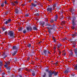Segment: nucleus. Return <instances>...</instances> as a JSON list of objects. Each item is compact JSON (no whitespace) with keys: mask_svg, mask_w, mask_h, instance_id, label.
<instances>
[{"mask_svg":"<svg viewBox=\"0 0 77 77\" xmlns=\"http://www.w3.org/2000/svg\"><path fill=\"white\" fill-rule=\"evenodd\" d=\"M52 8H48L47 9V11H52Z\"/></svg>","mask_w":77,"mask_h":77,"instance_id":"nucleus-10","label":"nucleus"},{"mask_svg":"<svg viewBox=\"0 0 77 77\" xmlns=\"http://www.w3.org/2000/svg\"><path fill=\"white\" fill-rule=\"evenodd\" d=\"M7 72L8 73H10L11 72V67H8L7 68Z\"/></svg>","mask_w":77,"mask_h":77,"instance_id":"nucleus-6","label":"nucleus"},{"mask_svg":"<svg viewBox=\"0 0 77 77\" xmlns=\"http://www.w3.org/2000/svg\"><path fill=\"white\" fill-rule=\"evenodd\" d=\"M66 53H64V54H63V55L64 56H65V55H66Z\"/></svg>","mask_w":77,"mask_h":77,"instance_id":"nucleus-55","label":"nucleus"},{"mask_svg":"<svg viewBox=\"0 0 77 77\" xmlns=\"http://www.w3.org/2000/svg\"><path fill=\"white\" fill-rule=\"evenodd\" d=\"M2 30L3 31H5V30H6V28H5L4 27H3L2 28Z\"/></svg>","mask_w":77,"mask_h":77,"instance_id":"nucleus-33","label":"nucleus"},{"mask_svg":"<svg viewBox=\"0 0 77 77\" xmlns=\"http://www.w3.org/2000/svg\"><path fill=\"white\" fill-rule=\"evenodd\" d=\"M53 74H54V75L56 76L57 75V74H58V72H56L54 71L52 72L51 70H50L48 72V77H52V75H53Z\"/></svg>","mask_w":77,"mask_h":77,"instance_id":"nucleus-1","label":"nucleus"},{"mask_svg":"<svg viewBox=\"0 0 77 77\" xmlns=\"http://www.w3.org/2000/svg\"><path fill=\"white\" fill-rule=\"evenodd\" d=\"M8 65H7V64L6 65H4L5 67V68H8Z\"/></svg>","mask_w":77,"mask_h":77,"instance_id":"nucleus-39","label":"nucleus"},{"mask_svg":"<svg viewBox=\"0 0 77 77\" xmlns=\"http://www.w3.org/2000/svg\"><path fill=\"white\" fill-rule=\"evenodd\" d=\"M64 72L65 74H66V73H68V71L67 70H65Z\"/></svg>","mask_w":77,"mask_h":77,"instance_id":"nucleus-27","label":"nucleus"},{"mask_svg":"<svg viewBox=\"0 0 77 77\" xmlns=\"http://www.w3.org/2000/svg\"><path fill=\"white\" fill-rule=\"evenodd\" d=\"M23 30V28H20V29H19V31H22V30Z\"/></svg>","mask_w":77,"mask_h":77,"instance_id":"nucleus-38","label":"nucleus"},{"mask_svg":"<svg viewBox=\"0 0 77 77\" xmlns=\"http://www.w3.org/2000/svg\"><path fill=\"white\" fill-rule=\"evenodd\" d=\"M52 38L54 40H55V38L53 37H52Z\"/></svg>","mask_w":77,"mask_h":77,"instance_id":"nucleus-63","label":"nucleus"},{"mask_svg":"<svg viewBox=\"0 0 77 77\" xmlns=\"http://www.w3.org/2000/svg\"><path fill=\"white\" fill-rule=\"evenodd\" d=\"M11 5L13 6H15V4H14V3L13 2H11Z\"/></svg>","mask_w":77,"mask_h":77,"instance_id":"nucleus-42","label":"nucleus"},{"mask_svg":"<svg viewBox=\"0 0 77 77\" xmlns=\"http://www.w3.org/2000/svg\"><path fill=\"white\" fill-rule=\"evenodd\" d=\"M75 69L77 70V65H76V66H75Z\"/></svg>","mask_w":77,"mask_h":77,"instance_id":"nucleus-40","label":"nucleus"},{"mask_svg":"<svg viewBox=\"0 0 77 77\" xmlns=\"http://www.w3.org/2000/svg\"><path fill=\"white\" fill-rule=\"evenodd\" d=\"M46 77V73L44 72V75H43V77Z\"/></svg>","mask_w":77,"mask_h":77,"instance_id":"nucleus-24","label":"nucleus"},{"mask_svg":"<svg viewBox=\"0 0 77 77\" xmlns=\"http://www.w3.org/2000/svg\"><path fill=\"white\" fill-rule=\"evenodd\" d=\"M75 9L72 8L70 9V12H75Z\"/></svg>","mask_w":77,"mask_h":77,"instance_id":"nucleus-15","label":"nucleus"},{"mask_svg":"<svg viewBox=\"0 0 77 77\" xmlns=\"http://www.w3.org/2000/svg\"><path fill=\"white\" fill-rule=\"evenodd\" d=\"M73 56V53L72 51L71 52V53L69 54V56Z\"/></svg>","mask_w":77,"mask_h":77,"instance_id":"nucleus-20","label":"nucleus"},{"mask_svg":"<svg viewBox=\"0 0 77 77\" xmlns=\"http://www.w3.org/2000/svg\"><path fill=\"white\" fill-rule=\"evenodd\" d=\"M7 21H8V23H9L10 22H11V20L10 19H8V20Z\"/></svg>","mask_w":77,"mask_h":77,"instance_id":"nucleus-31","label":"nucleus"},{"mask_svg":"<svg viewBox=\"0 0 77 77\" xmlns=\"http://www.w3.org/2000/svg\"><path fill=\"white\" fill-rule=\"evenodd\" d=\"M47 52H48L47 54H51L50 52L48 51H47Z\"/></svg>","mask_w":77,"mask_h":77,"instance_id":"nucleus-37","label":"nucleus"},{"mask_svg":"<svg viewBox=\"0 0 77 77\" xmlns=\"http://www.w3.org/2000/svg\"><path fill=\"white\" fill-rule=\"evenodd\" d=\"M1 6L2 7H3V6H4V4H2L1 5Z\"/></svg>","mask_w":77,"mask_h":77,"instance_id":"nucleus-50","label":"nucleus"},{"mask_svg":"<svg viewBox=\"0 0 77 77\" xmlns=\"http://www.w3.org/2000/svg\"><path fill=\"white\" fill-rule=\"evenodd\" d=\"M46 26H51V25H50V24H46L45 25Z\"/></svg>","mask_w":77,"mask_h":77,"instance_id":"nucleus-25","label":"nucleus"},{"mask_svg":"<svg viewBox=\"0 0 77 77\" xmlns=\"http://www.w3.org/2000/svg\"><path fill=\"white\" fill-rule=\"evenodd\" d=\"M17 51H14V52L12 53V54L13 56H15V55L16 54H17Z\"/></svg>","mask_w":77,"mask_h":77,"instance_id":"nucleus-16","label":"nucleus"},{"mask_svg":"<svg viewBox=\"0 0 77 77\" xmlns=\"http://www.w3.org/2000/svg\"><path fill=\"white\" fill-rule=\"evenodd\" d=\"M3 65V64H2V61L0 62V69H1L2 66Z\"/></svg>","mask_w":77,"mask_h":77,"instance_id":"nucleus-19","label":"nucleus"},{"mask_svg":"<svg viewBox=\"0 0 77 77\" xmlns=\"http://www.w3.org/2000/svg\"><path fill=\"white\" fill-rule=\"evenodd\" d=\"M4 3H5V5H6V4H7V2H6V1H5Z\"/></svg>","mask_w":77,"mask_h":77,"instance_id":"nucleus-51","label":"nucleus"},{"mask_svg":"<svg viewBox=\"0 0 77 77\" xmlns=\"http://www.w3.org/2000/svg\"><path fill=\"white\" fill-rule=\"evenodd\" d=\"M72 24L73 26H74L75 25V16H73L72 17Z\"/></svg>","mask_w":77,"mask_h":77,"instance_id":"nucleus-3","label":"nucleus"},{"mask_svg":"<svg viewBox=\"0 0 77 77\" xmlns=\"http://www.w3.org/2000/svg\"><path fill=\"white\" fill-rule=\"evenodd\" d=\"M47 51L46 50H44L43 51V52L42 53V55H44V53L45 54V56H48V54H47Z\"/></svg>","mask_w":77,"mask_h":77,"instance_id":"nucleus-5","label":"nucleus"},{"mask_svg":"<svg viewBox=\"0 0 77 77\" xmlns=\"http://www.w3.org/2000/svg\"><path fill=\"white\" fill-rule=\"evenodd\" d=\"M60 47H61L60 46V45H57V47L58 48H60Z\"/></svg>","mask_w":77,"mask_h":77,"instance_id":"nucleus-49","label":"nucleus"},{"mask_svg":"<svg viewBox=\"0 0 77 77\" xmlns=\"http://www.w3.org/2000/svg\"><path fill=\"white\" fill-rule=\"evenodd\" d=\"M8 35L12 39L14 38V33L12 31H10L8 32Z\"/></svg>","mask_w":77,"mask_h":77,"instance_id":"nucleus-2","label":"nucleus"},{"mask_svg":"<svg viewBox=\"0 0 77 77\" xmlns=\"http://www.w3.org/2000/svg\"><path fill=\"white\" fill-rule=\"evenodd\" d=\"M2 74V75H5V72H3Z\"/></svg>","mask_w":77,"mask_h":77,"instance_id":"nucleus-59","label":"nucleus"},{"mask_svg":"<svg viewBox=\"0 0 77 77\" xmlns=\"http://www.w3.org/2000/svg\"><path fill=\"white\" fill-rule=\"evenodd\" d=\"M33 29L34 30H38V28H37L36 27L34 26L33 27Z\"/></svg>","mask_w":77,"mask_h":77,"instance_id":"nucleus-17","label":"nucleus"},{"mask_svg":"<svg viewBox=\"0 0 77 77\" xmlns=\"http://www.w3.org/2000/svg\"><path fill=\"white\" fill-rule=\"evenodd\" d=\"M61 53V52H60V51H59V55H60V54Z\"/></svg>","mask_w":77,"mask_h":77,"instance_id":"nucleus-64","label":"nucleus"},{"mask_svg":"<svg viewBox=\"0 0 77 77\" xmlns=\"http://www.w3.org/2000/svg\"><path fill=\"white\" fill-rule=\"evenodd\" d=\"M2 56H5V53H4L2 54Z\"/></svg>","mask_w":77,"mask_h":77,"instance_id":"nucleus-54","label":"nucleus"},{"mask_svg":"<svg viewBox=\"0 0 77 77\" xmlns=\"http://www.w3.org/2000/svg\"><path fill=\"white\" fill-rule=\"evenodd\" d=\"M18 47L16 46H14L13 47V50H17L18 49Z\"/></svg>","mask_w":77,"mask_h":77,"instance_id":"nucleus-9","label":"nucleus"},{"mask_svg":"<svg viewBox=\"0 0 77 77\" xmlns=\"http://www.w3.org/2000/svg\"><path fill=\"white\" fill-rule=\"evenodd\" d=\"M53 29V28H51L49 29H48V32L50 34H51V30H52Z\"/></svg>","mask_w":77,"mask_h":77,"instance_id":"nucleus-13","label":"nucleus"},{"mask_svg":"<svg viewBox=\"0 0 77 77\" xmlns=\"http://www.w3.org/2000/svg\"><path fill=\"white\" fill-rule=\"evenodd\" d=\"M55 19H57V18H58V17L57 16V14H56V15H55Z\"/></svg>","mask_w":77,"mask_h":77,"instance_id":"nucleus-35","label":"nucleus"},{"mask_svg":"<svg viewBox=\"0 0 77 77\" xmlns=\"http://www.w3.org/2000/svg\"><path fill=\"white\" fill-rule=\"evenodd\" d=\"M26 71H29V72H31L32 71V69H26Z\"/></svg>","mask_w":77,"mask_h":77,"instance_id":"nucleus-21","label":"nucleus"},{"mask_svg":"<svg viewBox=\"0 0 77 77\" xmlns=\"http://www.w3.org/2000/svg\"><path fill=\"white\" fill-rule=\"evenodd\" d=\"M72 36H77V33H75L74 34H72Z\"/></svg>","mask_w":77,"mask_h":77,"instance_id":"nucleus-18","label":"nucleus"},{"mask_svg":"<svg viewBox=\"0 0 77 77\" xmlns=\"http://www.w3.org/2000/svg\"><path fill=\"white\" fill-rule=\"evenodd\" d=\"M18 8H19L18 7H17L16 8V9H15V14H18V12H19V11L18 10Z\"/></svg>","mask_w":77,"mask_h":77,"instance_id":"nucleus-7","label":"nucleus"},{"mask_svg":"<svg viewBox=\"0 0 77 77\" xmlns=\"http://www.w3.org/2000/svg\"><path fill=\"white\" fill-rule=\"evenodd\" d=\"M75 41H76V40H75L72 41V44H73L74 45H75Z\"/></svg>","mask_w":77,"mask_h":77,"instance_id":"nucleus-12","label":"nucleus"},{"mask_svg":"<svg viewBox=\"0 0 77 77\" xmlns=\"http://www.w3.org/2000/svg\"><path fill=\"white\" fill-rule=\"evenodd\" d=\"M8 12H9V11H8L7 12H6L5 15H7V14H8Z\"/></svg>","mask_w":77,"mask_h":77,"instance_id":"nucleus-48","label":"nucleus"},{"mask_svg":"<svg viewBox=\"0 0 77 77\" xmlns=\"http://www.w3.org/2000/svg\"><path fill=\"white\" fill-rule=\"evenodd\" d=\"M27 47H28L29 48H30V47H31V44H29L27 45Z\"/></svg>","mask_w":77,"mask_h":77,"instance_id":"nucleus-23","label":"nucleus"},{"mask_svg":"<svg viewBox=\"0 0 77 77\" xmlns=\"http://www.w3.org/2000/svg\"><path fill=\"white\" fill-rule=\"evenodd\" d=\"M5 35H7V34H8V31H5Z\"/></svg>","mask_w":77,"mask_h":77,"instance_id":"nucleus-36","label":"nucleus"},{"mask_svg":"<svg viewBox=\"0 0 77 77\" xmlns=\"http://www.w3.org/2000/svg\"><path fill=\"white\" fill-rule=\"evenodd\" d=\"M65 21H62V23H65Z\"/></svg>","mask_w":77,"mask_h":77,"instance_id":"nucleus-58","label":"nucleus"},{"mask_svg":"<svg viewBox=\"0 0 77 77\" xmlns=\"http://www.w3.org/2000/svg\"><path fill=\"white\" fill-rule=\"evenodd\" d=\"M33 7H32V6H31V9L32 10V9H33Z\"/></svg>","mask_w":77,"mask_h":77,"instance_id":"nucleus-57","label":"nucleus"},{"mask_svg":"<svg viewBox=\"0 0 77 77\" xmlns=\"http://www.w3.org/2000/svg\"><path fill=\"white\" fill-rule=\"evenodd\" d=\"M45 71L46 72H48H48L49 71H48V69H47L46 70H45Z\"/></svg>","mask_w":77,"mask_h":77,"instance_id":"nucleus-45","label":"nucleus"},{"mask_svg":"<svg viewBox=\"0 0 77 77\" xmlns=\"http://www.w3.org/2000/svg\"><path fill=\"white\" fill-rule=\"evenodd\" d=\"M25 17H29V14H25Z\"/></svg>","mask_w":77,"mask_h":77,"instance_id":"nucleus-44","label":"nucleus"},{"mask_svg":"<svg viewBox=\"0 0 77 77\" xmlns=\"http://www.w3.org/2000/svg\"><path fill=\"white\" fill-rule=\"evenodd\" d=\"M60 19H61V20H63V17H60Z\"/></svg>","mask_w":77,"mask_h":77,"instance_id":"nucleus-52","label":"nucleus"},{"mask_svg":"<svg viewBox=\"0 0 77 77\" xmlns=\"http://www.w3.org/2000/svg\"><path fill=\"white\" fill-rule=\"evenodd\" d=\"M34 3H38V2L35 0L34 1Z\"/></svg>","mask_w":77,"mask_h":77,"instance_id":"nucleus-46","label":"nucleus"},{"mask_svg":"<svg viewBox=\"0 0 77 77\" xmlns=\"http://www.w3.org/2000/svg\"><path fill=\"white\" fill-rule=\"evenodd\" d=\"M26 29L27 31H29V32H30L31 30H32V28L30 26L26 27Z\"/></svg>","mask_w":77,"mask_h":77,"instance_id":"nucleus-4","label":"nucleus"},{"mask_svg":"<svg viewBox=\"0 0 77 77\" xmlns=\"http://www.w3.org/2000/svg\"><path fill=\"white\" fill-rule=\"evenodd\" d=\"M10 63L8 61L7 62H6L5 63V64L6 65H9V64H10Z\"/></svg>","mask_w":77,"mask_h":77,"instance_id":"nucleus-26","label":"nucleus"},{"mask_svg":"<svg viewBox=\"0 0 77 77\" xmlns=\"http://www.w3.org/2000/svg\"><path fill=\"white\" fill-rule=\"evenodd\" d=\"M23 33H26V29H24L23 31Z\"/></svg>","mask_w":77,"mask_h":77,"instance_id":"nucleus-28","label":"nucleus"},{"mask_svg":"<svg viewBox=\"0 0 77 77\" xmlns=\"http://www.w3.org/2000/svg\"><path fill=\"white\" fill-rule=\"evenodd\" d=\"M14 3H16V4H18V2H17V1H15Z\"/></svg>","mask_w":77,"mask_h":77,"instance_id":"nucleus-53","label":"nucleus"},{"mask_svg":"<svg viewBox=\"0 0 77 77\" xmlns=\"http://www.w3.org/2000/svg\"><path fill=\"white\" fill-rule=\"evenodd\" d=\"M36 6H37V4L31 3V6L32 7H36Z\"/></svg>","mask_w":77,"mask_h":77,"instance_id":"nucleus-8","label":"nucleus"},{"mask_svg":"<svg viewBox=\"0 0 77 77\" xmlns=\"http://www.w3.org/2000/svg\"><path fill=\"white\" fill-rule=\"evenodd\" d=\"M72 29H74V25H72Z\"/></svg>","mask_w":77,"mask_h":77,"instance_id":"nucleus-43","label":"nucleus"},{"mask_svg":"<svg viewBox=\"0 0 77 77\" xmlns=\"http://www.w3.org/2000/svg\"><path fill=\"white\" fill-rule=\"evenodd\" d=\"M41 42H38V44H41Z\"/></svg>","mask_w":77,"mask_h":77,"instance_id":"nucleus-61","label":"nucleus"},{"mask_svg":"<svg viewBox=\"0 0 77 77\" xmlns=\"http://www.w3.org/2000/svg\"><path fill=\"white\" fill-rule=\"evenodd\" d=\"M72 15H75V14H74V13L72 12Z\"/></svg>","mask_w":77,"mask_h":77,"instance_id":"nucleus-60","label":"nucleus"},{"mask_svg":"<svg viewBox=\"0 0 77 77\" xmlns=\"http://www.w3.org/2000/svg\"><path fill=\"white\" fill-rule=\"evenodd\" d=\"M57 19H56L55 18V20H54L55 21H57Z\"/></svg>","mask_w":77,"mask_h":77,"instance_id":"nucleus-62","label":"nucleus"},{"mask_svg":"<svg viewBox=\"0 0 77 77\" xmlns=\"http://www.w3.org/2000/svg\"><path fill=\"white\" fill-rule=\"evenodd\" d=\"M35 15L39 16V14L38 13H36L35 14Z\"/></svg>","mask_w":77,"mask_h":77,"instance_id":"nucleus-34","label":"nucleus"},{"mask_svg":"<svg viewBox=\"0 0 77 77\" xmlns=\"http://www.w3.org/2000/svg\"><path fill=\"white\" fill-rule=\"evenodd\" d=\"M40 24H42V25L43 27H44V25L45 24V22H41L40 23Z\"/></svg>","mask_w":77,"mask_h":77,"instance_id":"nucleus-14","label":"nucleus"},{"mask_svg":"<svg viewBox=\"0 0 77 77\" xmlns=\"http://www.w3.org/2000/svg\"><path fill=\"white\" fill-rule=\"evenodd\" d=\"M74 51L75 53V54L76 56V57H77V48L75 49Z\"/></svg>","mask_w":77,"mask_h":77,"instance_id":"nucleus-11","label":"nucleus"},{"mask_svg":"<svg viewBox=\"0 0 77 77\" xmlns=\"http://www.w3.org/2000/svg\"><path fill=\"white\" fill-rule=\"evenodd\" d=\"M14 62H16L17 61V58H15L14 59Z\"/></svg>","mask_w":77,"mask_h":77,"instance_id":"nucleus-29","label":"nucleus"},{"mask_svg":"<svg viewBox=\"0 0 77 77\" xmlns=\"http://www.w3.org/2000/svg\"><path fill=\"white\" fill-rule=\"evenodd\" d=\"M50 22L51 23H53L54 22V20L52 19L50 21Z\"/></svg>","mask_w":77,"mask_h":77,"instance_id":"nucleus-30","label":"nucleus"},{"mask_svg":"<svg viewBox=\"0 0 77 77\" xmlns=\"http://www.w3.org/2000/svg\"><path fill=\"white\" fill-rule=\"evenodd\" d=\"M18 71L19 72H20V71H23V69L20 68L18 69Z\"/></svg>","mask_w":77,"mask_h":77,"instance_id":"nucleus-22","label":"nucleus"},{"mask_svg":"<svg viewBox=\"0 0 77 77\" xmlns=\"http://www.w3.org/2000/svg\"><path fill=\"white\" fill-rule=\"evenodd\" d=\"M32 74L33 76L35 75V73H32Z\"/></svg>","mask_w":77,"mask_h":77,"instance_id":"nucleus-41","label":"nucleus"},{"mask_svg":"<svg viewBox=\"0 0 77 77\" xmlns=\"http://www.w3.org/2000/svg\"><path fill=\"white\" fill-rule=\"evenodd\" d=\"M6 57H7V55H5V56H4L3 57V58L4 59H5Z\"/></svg>","mask_w":77,"mask_h":77,"instance_id":"nucleus-47","label":"nucleus"},{"mask_svg":"<svg viewBox=\"0 0 77 77\" xmlns=\"http://www.w3.org/2000/svg\"><path fill=\"white\" fill-rule=\"evenodd\" d=\"M8 23H9L7 21H6L5 22H4V24H8Z\"/></svg>","mask_w":77,"mask_h":77,"instance_id":"nucleus-32","label":"nucleus"},{"mask_svg":"<svg viewBox=\"0 0 77 77\" xmlns=\"http://www.w3.org/2000/svg\"><path fill=\"white\" fill-rule=\"evenodd\" d=\"M57 5L56 4L54 5V6H55V7H56Z\"/></svg>","mask_w":77,"mask_h":77,"instance_id":"nucleus-56","label":"nucleus"}]
</instances>
